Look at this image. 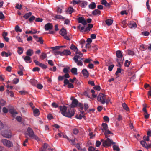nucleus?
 <instances>
[{
  "mask_svg": "<svg viewBox=\"0 0 151 151\" xmlns=\"http://www.w3.org/2000/svg\"><path fill=\"white\" fill-rule=\"evenodd\" d=\"M101 14V11L98 9H95L93 11L92 14L96 16L97 15H100Z\"/></svg>",
  "mask_w": 151,
  "mask_h": 151,
  "instance_id": "24",
  "label": "nucleus"
},
{
  "mask_svg": "<svg viewBox=\"0 0 151 151\" xmlns=\"http://www.w3.org/2000/svg\"><path fill=\"white\" fill-rule=\"evenodd\" d=\"M116 55L117 57L116 60H121L123 59L124 60V58L123 57V55L122 53V52L120 50L117 51L116 52Z\"/></svg>",
  "mask_w": 151,
  "mask_h": 151,
  "instance_id": "9",
  "label": "nucleus"
},
{
  "mask_svg": "<svg viewBox=\"0 0 151 151\" xmlns=\"http://www.w3.org/2000/svg\"><path fill=\"white\" fill-rule=\"evenodd\" d=\"M89 8L91 9H93L96 7L95 3L94 2H92L88 6Z\"/></svg>",
  "mask_w": 151,
  "mask_h": 151,
  "instance_id": "27",
  "label": "nucleus"
},
{
  "mask_svg": "<svg viewBox=\"0 0 151 151\" xmlns=\"http://www.w3.org/2000/svg\"><path fill=\"white\" fill-rule=\"evenodd\" d=\"M12 55L11 52H8L7 53L5 51H3L1 53V55L3 56H5L6 57L10 56Z\"/></svg>",
  "mask_w": 151,
  "mask_h": 151,
  "instance_id": "20",
  "label": "nucleus"
},
{
  "mask_svg": "<svg viewBox=\"0 0 151 151\" xmlns=\"http://www.w3.org/2000/svg\"><path fill=\"white\" fill-rule=\"evenodd\" d=\"M15 30L17 32H21L22 31V29H20L18 25H17L15 27Z\"/></svg>",
  "mask_w": 151,
  "mask_h": 151,
  "instance_id": "46",
  "label": "nucleus"
},
{
  "mask_svg": "<svg viewBox=\"0 0 151 151\" xmlns=\"http://www.w3.org/2000/svg\"><path fill=\"white\" fill-rule=\"evenodd\" d=\"M97 100L104 104L105 103V100L106 99V96L104 94L100 93L98 96Z\"/></svg>",
  "mask_w": 151,
  "mask_h": 151,
  "instance_id": "6",
  "label": "nucleus"
},
{
  "mask_svg": "<svg viewBox=\"0 0 151 151\" xmlns=\"http://www.w3.org/2000/svg\"><path fill=\"white\" fill-rule=\"evenodd\" d=\"M61 114L64 116L69 118H71L75 114L73 110H67V107L65 106H60L59 107Z\"/></svg>",
  "mask_w": 151,
  "mask_h": 151,
  "instance_id": "1",
  "label": "nucleus"
},
{
  "mask_svg": "<svg viewBox=\"0 0 151 151\" xmlns=\"http://www.w3.org/2000/svg\"><path fill=\"white\" fill-rule=\"evenodd\" d=\"M18 50L17 52L18 53L19 55L22 54L23 51V48L21 47H18Z\"/></svg>",
  "mask_w": 151,
  "mask_h": 151,
  "instance_id": "33",
  "label": "nucleus"
},
{
  "mask_svg": "<svg viewBox=\"0 0 151 151\" xmlns=\"http://www.w3.org/2000/svg\"><path fill=\"white\" fill-rule=\"evenodd\" d=\"M124 109L127 111H129V109L127 105L125 103H123L122 105Z\"/></svg>",
  "mask_w": 151,
  "mask_h": 151,
  "instance_id": "34",
  "label": "nucleus"
},
{
  "mask_svg": "<svg viewBox=\"0 0 151 151\" xmlns=\"http://www.w3.org/2000/svg\"><path fill=\"white\" fill-rule=\"evenodd\" d=\"M4 125L3 123L0 120V131L3 129Z\"/></svg>",
  "mask_w": 151,
  "mask_h": 151,
  "instance_id": "58",
  "label": "nucleus"
},
{
  "mask_svg": "<svg viewBox=\"0 0 151 151\" xmlns=\"http://www.w3.org/2000/svg\"><path fill=\"white\" fill-rule=\"evenodd\" d=\"M33 113L35 116H37L40 114L39 110L37 109H35L33 110Z\"/></svg>",
  "mask_w": 151,
  "mask_h": 151,
  "instance_id": "25",
  "label": "nucleus"
},
{
  "mask_svg": "<svg viewBox=\"0 0 151 151\" xmlns=\"http://www.w3.org/2000/svg\"><path fill=\"white\" fill-rule=\"evenodd\" d=\"M28 135H29V137L33 139L37 140L40 141V139L39 138L34 134V132L33 130L30 128L29 127L27 129Z\"/></svg>",
  "mask_w": 151,
  "mask_h": 151,
  "instance_id": "4",
  "label": "nucleus"
},
{
  "mask_svg": "<svg viewBox=\"0 0 151 151\" xmlns=\"http://www.w3.org/2000/svg\"><path fill=\"white\" fill-rule=\"evenodd\" d=\"M52 27L53 25L52 24L50 23H47L45 26V28L46 30H51L52 29Z\"/></svg>",
  "mask_w": 151,
  "mask_h": 151,
  "instance_id": "13",
  "label": "nucleus"
},
{
  "mask_svg": "<svg viewBox=\"0 0 151 151\" xmlns=\"http://www.w3.org/2000/svg\"><path fill=\"white\" fill-rule=\"evenodd\" d=\"M24 135H25V137L26 138V139L25 140L24 142L25 143H27L28 141V138L27 136L28 133H24Z\"/></svg>",
  "mask_w": 151,
  "mask_h": 151,
  "instance_id": "59",
  "label": "nucleus"
},
{
  "mask_svg": "<svg viewBox=\"0 0 151 151\" xmlns=\"http://www.w3.org/2000/svg\"><path fill=\"white\" fill-rule=\"evenodd\" d=\"M85 117L84 112L81 111V113L79 115H77L76 116V118L78 119H81L82 118Z\"/></svg>",
  "mask_w": 151,
  "mask_h": 151,
  "instance_id": "17",
  "label": "nucleus"
},
{
  "mask_svg": "<svg viewBox=\"0 0 151 151\" xmlns=\"http://www.w3.org/2000/svg\"><path fill=\"white\" fill-rule=\"evenodd\" d=\"M81 6L82 7H85L87 5V3L86 1H81Z\"/></svg>",
  "mask_w": 151,
  "mask_h": 151,
  "instance_id": "40",
  "label": "nucleus"
},
{
  "mask_svg": "<svg viewBox=\"0 0 151 151\" xmlns=\"http://www.w3.org/2000/svg\"><path fill=\"white\" fill-rule=\"evenodd\" d=\"M60 33L62 36H64L66 34V30L64 29H62L60 31Z\"/></svg>",
  "mask_w": 151,
  "mask_h": 151,
  "instance_id": "29",
  "label": "nucleus"
},
{
  "mask_svg": "<svg viewBox=\"0 0 151 151\" xmlns=\"http://www.w3.org/2000/svg\"><path fill=\"white\" fill-rule=\"evenodd\" d=\"M92 60L90 58L86 59L84 61V62L86 63H90L91 62Z\"/></svg>",
  "mask_w": 151,
  "mask_h": 151,
  "instance_id": "45",
  "label": "nucleus"
},
{
  "mask_svg": "<svg viewBox=\"0 0 151 151\" xmlns=\"http://www.w3.org/2000/svg\"><path fill=\"white\" fill-rule=\"evenodd\" d=\"M83 27H81V25L79 24L77 26V28L79 29H81L80 31L82 32H85L88 30H90L88 27H86L85 25Z\"/></svg>",
  "mask_w": 151,
  "mask_h": 151,
  "instance_id": "11",
  "label": "nucleus"
},
{
  "mask_svg": "<svg viewBox=\"0 0 151 151\" xmlns=\"http://www.w3.org/2000/svg\"><path fill=\"white\" fill-rule=\"evenodd\" d=\"M9 111L14 117L17 114V112L14 110H10Z\"/></svg>",
  "mask_w": 151,
  "mask_h": 151,
  "instance_id": "37",
  "label": "nucleus"
},
{
  "mask_svg": "<svg viewBox=\"0 0 151 151\" xmlns=\"http://www.w3.org/2000/svg\"><path fill=\"white\" fill-rule=\"evenodd\" d=\"M82 73L84 76L86 77H88V76L89 73L86 69H83L82 71Z\"/></svg>",
  "mask_w": 151,
  "mask_h": 151,
  "instance_id": "22",
  "label": "nucleus"
},
{
  "mask_svg": "<svg viewBox=\"0 0 151 151\" xmlns=\"http://www.w3.org/2000/svg\"><path fill=\"white\" fill-rule=\"evenodd\" d=\"M78 130L77 129L75 128L73 130V132L75 134H77L78 132Z\"/></svg>",
  "mask_w": 151,
  "mask_h": 151,
  "instance_id": "54",
  "label": "nucleus"
},
{
  "mask_svg": "<svg viewBox=\"0 0 151 151\" xmlns=\"http://www.w3.org/2000/svg\"><path fill=\"white\" fill-rule=\"evenodd\" d=\"M2 135L4 137L10 138L12 137V133L10 130H7L4 131V133H1Z\"/></svg>",
  "mask_w": 151,
  "mask_h": 151,
  "instance_id": "8",
  "label": "nucleus"
},
{
  "mask_svg": "<svg viewBox=\"0 0 151 151\" xmlns=\"http://www.w3.org/2000/svg\"><path fill=\"white\" fill-rule=\"evenodd\" d=\"M36 40L41 44H42L43 43V40L42 39V38L41 37L39 38L38 39Z\"/></svg>",
  "mask_w": 151,
  "mask_h": 151,
  "instance_id": "47",
  "label": "nucleus"
},
{
  "mask_svg": "<svg viewBox=\"0 0 151 151\" xmlns=\"http://www.w3.org/2000/svg\"><path fill=\"white\" fill-rule=\"evenodd\" d=\"M7 92L8 94L11 97H13L14 96L13 93L11 91H9L8 90H7Z\"/></svg>",
  "mask_w": 151,
  "mask_h": 151,
  "instance_id": "49",
  "label": "nucleus"
},
{
  "mask_svg": "<svg viewBox=\"0 0 151 151\" xmlns=\"http://www.w3.org/2000/svg\"><path fill=\"white\" fill-rule=\"evenodd\" d=\"M127 53H128V55H134V52L130 50H128Z\"/></svg>",
  "mask_w": 151,
  "mask_h": 151,
  "instance_id": "48",
  "label": "nucleus"
},
{
  "mask_svg": "<svg viewBox=\"0 0 151 151\" xmlns=\"http://www.w3.org/2000/svg\"><path fill=\"white\" fill-rule=\"evenodd\" d=\"M63 54L65 55H69L71 54V52L69 50H64L62 52Z\"/></svg>",
  "mask_w": 151,
  "mask_h": 151,
  "instance_id": "26",
  "label": "nucleus"
},
{
  "mask_svg": "<svg viewBox=\"0 0 151 151\" xmlns=\"http://www.w3.org/2000/svg\"><path fill=\"white\" fill-rule=\"evenodd\" d=\"M22 7V5L21 4H20L19 5V4H17L16 5L15 7L19 9H21Z\"/></svg>",
  "mask_w": 151,
  "mask_h": 151,
  "instance_id": "55",
  "label": "nucleus"
},
{
  "mask_svg": "<svg viewBox=\"0 0 151 151\" xmlns=\"http://www.w3.org/2000/svg\"><path fill=\"white\" fill-rule=\"evenodd\" d=\"M78 20L79 23H82L83 25H85L87 24L86 21L82 17H79L78 18Z\"/></svg>",
  "mask_w": 151,
  "mask_h": 151,
  "instance_id": "12",
  "label": "nucleus"
},
{
  "mask_svg": "<svg viewBox=\"0 0 151 151\" xmlns=\"http://www.w3.org/2000/svg\"><path fill=\"white\" fill-rule=\"evenodd\" d=\"M140 143L142 146L145 148H148L151 147V144L147 145L145 141H140Z\"/></svg>",
  "mask_w": 151,
  "mask_h": 151,
  "instance_id": "14",
  "label": "nucleus"
},
{
  "mask_svg": "<svg viewBox=\"0 0 151 151\" xmlns=\"http://www.w3.org/2000/svg\"><path fill=\"white\" fill-rule=\"evenodd\" d=\"M39 66L41 67L43 69H46L47 68V66L46 65L42 63H40Z\"/></svg>",
  "mask_w": 151,
  "mask_h": 151,
  "instance_id": "56",
  "label": "nucleus"
},
{
  "mask_svg": "<svg viewBox=\"0 0 151 151\" xmlns=\"http://www.w3.org/2000/svg\"><path fill=\"white\" fill-rule=\"evenodd\" d=\"M101 141H103L102 143L103 146L104 147H106L108 146H110L111 144H114L115 143L112 140L110 139L109 138H107V139L104 141L103 139H102Z\"/></svg>",
  "mask_w": 151,
  "mask_h": 151,
  "instance_id": "5",
  "label": "nucleus"
},
{
  "mask_svg": "<svg viewBox=\"0 0 151 151\" xmlns=\"http://www.w3.org/2000/svg\"><path fill=\"white\" fill-rule=\"evenodd\" d=\"M1 142L4 145L8 147H11L13 146L12 143L10 141L6 139H2Z\"/></svg>",
  "mask_w": 151,
  "mask_h": 151,
  "instance_id": "7",
  "label": "nucleus"
},
{
  "mask_svg": "<svg viewBox=\"0 0 151 151\" xmlns=\"http://www.w3.org/2000/svg\"><path fill=\"white\" fill-rule=\"evenodd\" d=\"M62 136L64 138H66L69 142H71L70 143L72 145H74L75 144L74 142L76 140V139L75 138H74L73 140L70 139L66 135H65L61 132L57 134V135L55 136V137L56 139H58V137H60Z\"/></svg>",
  "mask_w": 151,
  "mask_h": 151,
  "instance_id": "3",
  "label": "nucleus"
},
{
  "mask_svg": "<svg viewBox=\"0 0 151 151\" xmlns=\"http://www.w3.org/2000/svg\"><path fill=\"white\" fill-rule=\"evenodd\" d=\"M42 151H45L46 150H53L54 149L53 148H51L47 144L45 143L42 146Z\"/></svg>",
  "mask_w": 151,
  "mask_h": 151,
  "instance_id": "10",
  "label": "nucleus"
},
{
  "mask_svg": "<svg viewBox=\"0 0 151 151\" xmlns=\"http://www.w3.org/2000/svg\"><path fill=\"white\" fill-rule=\"evenodd\" d=\"M128 26L130 28H136L137 27V24L135 23H132L131 22H129Z\"/></svg>",
  "mask_w": 151,
  "mask_h": 151,
  "instance_id": "21",
  "label": "nucleus"
},
{
  "mask_svg": "<svg viewBox=\"0 0 151 151\" xmlns=\"http://www.w3.org/2000/svg\"><path fill=\"white\" fill-rule=\"evenodd\" d=\"M70 48L71 49L73 50L74 51L76 52L78 51V50L77 48L73 44L71 45Z\"/></svg>",
  "mask_w": 151,
  "mask_h": 151,
  "instance_id": "30",
  "label": "nucleus"
},
{
  "mask_svg": "<svg viewBox=\"0 0 151 151\" xmlns=\"http://www.w3.org/2000/svg\"><path fill=\"white\" fill-rule=\"evenodd\" d=\"M113 23V21L111 19H108L106 21V24L108 26L111 25Z\"/></svg>",
  "mask_w": 151,
  "mask_h": 151,
  "instance_id": "36",
  "label": "nucleus"
},
{
  "mask_svg": "<svg viewBox=\"0 0 151 151\" xmlns=\"http://www.w3.org/2000/svg\"><path fill=\"white\" fill-rule=\"evenodd\" d=\"M34 53V52L32 50L29 49L26 52V54L27 56H31Z\"/></svg>",
  "mask_w": 151,
  "mask_h": 151,
  "instance_id": "16",
  "label": "nucleus"
},
{
  "mask_svg": "<svg viewBox=\"0 0 151 151\" xmlns=\"http://www.w3.org/2000/svg\"><path fill=\"white\" fill-rule=\"evenodd\" d=\"M113 150L116 151H119L120 149L118 146L117 145H114L113 146Z\"/></svg>",
  "mask_w": 151,
  "mask_h": 151,
  "instance_id": "39",
  "label": "nucleus"
},
{
  "mask_svg": "<svg viewBox=\"0 0 151 151\" xmlns=\"http://www.w3.org/2000/svg\"><path fill=\"white\" fill-rule=\"evenodd\" d=\"M114 66V65H111L110 66H109V68H108L109 70V71H111L112 70Z\"/></svg>",
  "mask_w": 151,
  "mask_h": 151,
  "instance_id": "64",
  "label": "nucleus"
},
{
  "mask_svg": "<svg viewBox=\"0 0 151 151\" xmlns=\"http://www.w3.org/2000/svg\"><path fill=\"white\" fill-rule=\"evenodd\" d=\"M143 138L145 141H149V137L148 136L147 137L145 136H144Z\"/></svg>",
  "mask_w": 151,
  "mask_h": 151,
  "instance_id": "60",
  "label": "nucleus"
},
{
  "mask_svg": "<svg viewBox=\"0 0 151 151\" xmlns=\"http://www.w3.org/2000/svg\"><path fill=\"white\" fill-rule=\"evenodd\" d=\"M130 63V62L128 60H126L124 63V65L127 67H128Z\"/></svg>",
  "mask_w": 151,
  "mask_h": 151,
  "instance_id": "51",
  "label": "nucleus"
},
{
  "mask_svg": "<svg viewBox=\"0 0 151 151\" xmlns=\"http://www.w3.org/2000/svg\"><path fill=\"white\" fill-rule=\"evenodd\" d=\"M53 53L55 55H61L63 54V53H62V52H61L60 51H57L56 50H54L53 51Z\"/></svg>",
  "mask_w": 151,
  "mask_h": 151,
  "instance_id": "44",
  "label": "nucleus"
},
{
  "mask_svg": "<svg viewBox=\"0 0 151 151\" xmlns=\"http://www.w3.org/2000/svg\"><path fill=\"white\" fill-rule=\"evenodd\" d=\"M74 10L73 9L70 7L68 8V10L66 11V12L69 14H71L73 12Z\"/></svg>",
  "mask_w": 151,
  "mask_h": 151,
  "instance_id": "35",
  "label": "nucleus"
},
{
  "mask_svg": "<svg viewBox=\"0 0 151 151\" xmlns=\"http://www.w3.org/2000/svg\"><path fill=\"white\" fill-rule=\"evenodd\" d=\"M22 58L24 59L25 61L27 63H30L31 62L30 61L31 58L30 56L27 55L24 57V56H23Z\"/></svg>",
  "mask_w": 151,
  "mask_h": 151,
  "instance_id": "19",
  "label": "nucleus"
},
{
  "mask_svg": "<svg viewBox=\"0 0 151 151\" xmlns=\"http://www.w3.org/2000/svg\"><path fill=\"white\" fill-rule=\"evenodd\" d=\"M6 104V101L3 99L0 100V104L2 106H4Z\"/></svg>",
  "mask_w": 151,
  "mask_h": 151,
  "instance_id": "50",
  "label": "nucleus"
},
{
  "mask_svg": "<svg viewBox=\"0 0 151 151\" xmlns=\"http://www.w3.org/2000/svg\"><path fill=\"white\" fill-rule=\"evenodd\" d=\"M55 17L57 19H64V18L60 15H57L55 16Z\"/></svg>",
  "mask_w": 151,
  "mask_h": 151,
  "instance_id": "53",
  "label": "nucleus"
},
{
  "mask_svg": "<svg viewBox=\"0 0 151 151\" xmlns=\"http://www.w3.org/2000/svg\"><path fill=\"white\" fill-rule=\"evenodd\" d=\"M88 151H99L98 150H96L94 147L92 146L90 147L88 149Z\"/></svg>",
  "mask_w": 151,
  "mask_h": 151,
  "instance_id": "43",
  "label": "nucleus"
},
{
  "mask_svg": "<svg viewBox=\"0 0 151 151\" xmlns=\"http://www.w3.org/2000/svg\"><path fill=\"white\" fill-rule=\"evenodd\" d=\"M112 134L113 133L109 130H107L105 131L104 133V135L106 138H108L109 137V134Z\"/></svg>",
  "mask_w": 151,
  "mask_h": 151,
  "instance_id": "23",
  "label": "nucleus"
},
{
  "mask_svg": "<svg viewBox=\"0 0 151 151\" xmlns=\"http://www.w3.org/2000/svg\"><path fill=\"white\" fill-rule=\"evenodd\" d=\"M142 111L144 113V115L145 118L148 119L149 116L150 115L147 113L146 109H145V108L143 109Z\"/></svg>",
  "mask_w": 151,
  "mask_h": 151,
  "instance_id": "18",
  "label": "nucleus"
},
{
  "mask_svg": "<svg viewBox=\"0 0 151 151\" xmlns=\"http://www.w3.org/2000/svg\"><path fill=\"white\" fill-rule=\"evenodd\" d=\"M123 59L119 60H116V61L118 64L117 66L119 67V68L121 67L123 63Z\"/></svg>",
  "mask_w": 151,
  "mask_h": 151,
  "instance_id": "28",
  "label": "nucleus"
},
{
  "mask_svg": "<svg viewBox=\"0 0 151 151\" xmlns=\"http://www.w3.org/2000/svg\"><path fill=\"white\" fill-rule=\"evenodd\" d=\"M77 69L75 68H73L71 70V72L73 74L75 75H77Z\"/></svg>",
  "mask_w": 151,
  "mask_h": 151,
  "instance_id": "38",
  "label": "nucleus"
},
{
  "mask_svg": "<svg viewBox=\"0 0 151 151\" xmlns=\"http://www.w3.org/2000/svg\"><path fill=\"white\" fill-rule=\"evenodd\" d=\"M83 56V54L79 51L76 53V55L73 59L78 65L82 66L83 65L82 60H83L84 59L83 58H82Z\"/></svg>",
  "mask_w": 151,
  "mask_h": 151,
  "instance_id": "2",
  "label": "nucleus"
},
{
  "mask_svg": "<svg viewBox=\"0 0 151 151\" xmlns=\"http://www.w3.org/2000/svg\"><path fill=\"white\" fill-rule=\"evenodd\" d=\"M69 68H65L63 70V72L66 73H67L69 71Z\"/></svg>",
  "mask_w": 151,
  "mask_h": 151,
  "instance_id": "62",
  "label": "nucleus"
},
{
  "mask_svg": "<svg viewBox=\"0 0 151 151\" xmlns=\"http://www.w3.org/2000/svg\"><path fill=\"white\" fill-rule=\"evenodd\" d=\"M122 27L124 28L126 27L127 26V24L126 23V20H124L122 21Z\"/></svg>",
  "mask_w": 151,
  "mask_h": 151,
  "instance_id": "42",
  "label": "nucleus"
},
{
  "mask_svg": "<svg viewBox=\"0 0 151 151\" xmlns=\"http://www.w3.org/2000/svg\"><path fill=\"white\" fill-rule=\"evenodd\" d=\"M40 70V68L37 67H35L32 69V71H38Z\"/></svg>",
  "mask_w": 151,
  "mask_h": 151,
  "instance_id": "61",
  "label": "nucleus"
},
{
  "mask_svg": "<svg viewBox=\"0 0 151 151\" xmlns=\"http://www.w3.org/2000/svg\"><path fill=\"white\" fill-rule=\"evenodd\" d=\"M47 57L46 54L44 53H42L40 55V59L43 60L46 58Z\"/></svg>",
  "mask_w": 151,
  "mask_h": 151,
  "instance_id": "31",
  "label": "nucleus"
},
{
  "mask_svg": "<svg viewBox=\"0 0 151 151\" xmlns=\"http://www.w3.org/2000/svg\"><path fill=\"white\" fill-rule=\"evenodd\" d=\"M78 103V101L76 99H74L72 101L71 107H74L76 106Z\"/></svg>",
  "mask_w": 151,
  "mask_h": 151,
  "instance_id": "15",
  "label": "nucleus"
},
{
  "mask_svg": "<svg viewBox=\"0 0 151 151\" xmlns=\"http://www.w3.org/2000/svg\"><path fill=\"white\" fill-rule=\"evenodd\" d=\"M32 13L31 12H29L28 13L24 15L23 16V17L25 19H27L29 18V17L31 15Z\"/></svg>",
  "mask_w": 151,
  "mask_h": 151,
  "instance_id": "41",
  "label": "nucleus"
},
{
  "mask_svg": "<svg viewBox=\"0 0 151 151\" xmlns=\"http://www.w3.org/2000/svg\"><path fill=\"white\" fill-rule=\"evenodd\" d=\"M61 47L62 46H56L55 47H51V49H52L54 51L55 50H56L59 49L60 47Z\"/></svg>",
  "mask_w": 151,
  "mask_h": 151,
  "instance_id": "52",
  "label": "nucleus"
},
{
  "mask_svg": "<svg viewBox=\"0 0 151 151\" xmlns=\"http://www.w3.org/2000/svg\"><path fill=\"white\" fill-rule=\"evenodd\" d=\"M68 87L69 88H73L74 87L73 84L70 83H69L68 84Z\"/></svg>",
  "mask_w": 151,
  "mask_h": 151,
  "instance_id": "63",
  "label": "nucleus"
},
{
  "mask_svg": "<svg viewBox=\"0 0 151 151\" xmlns=\"http://www.w3.org/2000/svg\"><path fill=\"white\" fill-rule=\"evenodd\" d=\"M142 34L144 36H148L149 34V32L147 31H145L142 32Z\"/></svg>",
  "mask_w": 151,
  "mask_h": 151,
  "instance_id": "57",
  "label": "nucleus"
},
{
  "mask_svg": "<svg viewBox=\"0 0 151 151\" xmlns=\"http://www.w3.org/2000/svg\"><path fill=\"white\" fill-rule=\"evenodd\" d=\"M102 126L103 127V129H102L103 132H104V130H105V131L107 130L108 129V125L106 123H102Z\"/></svg>",
  "mask_w": 151,
  "mask_h": 151,
  "instance_id": "32",
  "label": "nucleus"
}]
</instances>
